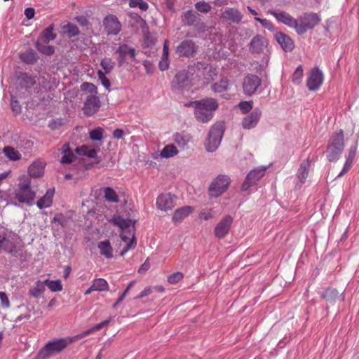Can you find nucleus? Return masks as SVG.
Segmentation results:
<instances>
[{
  "label": "nucleus",
  "mask_w": 359,
  "mask_h": 359,
  "mask_svg": "<svg viewBox=\"0 0 359 359\" xmlns=\"http://www.w3.org/2000/svg\"><path fill=\"white\" fill-rule=\"evenodd\" d=\"M129 6L130 8H139L142 11H146L148 8V4L143 0H130Z\"/></svg>",
  "instance_id": "49"
},
{
  "label": "nucleus",
  "mask_w": 359,
  "mask_h": 359,
  "mask_svg": "<svg viewBox=\"0 0 359 359\" xmlns=\"http://www.w3.org/2000/svg\"><path fill=\"white\" fill-rule=\"evenodd\" d=\"M185 106L194 108L195 118L198 121L204 123L210 121L214 116L215 111L219 107L217 100L212 97L191 101L186 103Z\"/></svg>",
  "instance_id": "1"
},
{
  "label": "nucleus",
  "mask_w": 359,
  "mask_h": 359,
  "mask_svg": "<svg viewBox=\"0 0 359 359\" xmlns=\"http://www.w3.org/2000/svg\"><path fill=\"white\" fill-rule=\"evenodd\" d=\"M76 158L75 155L69 148V144H65L62 147V156L60 159L62 164H69Z\"/></svg>",
  "instance_id": "33"
},
{
  "label": "nucleus",
  "mask_w": 359,
  "mask_h": 359,
  "mask_svg": "<svg viewBox=\"0 0 359 359\" xmlns=\"http://www.w3.org/2000/svg\"><path fill=\"white\" fill-rule=\"evenodd\" d=\"M135 19L137 23L140 25L142 33L144 35V37L147 38L149 35V27L147 25V23L144 19H143L140 15L138 14H135Z\"/></svg>",
  "instance_id": "47"
},
{
  "label": "nucleus",
  "mask_w": 359,
  "mask_h": 359,
  "mask_svg": "<svg viewBox=\"0 0 359 359\" xmlns=\"http://www.w3.org/2000/svg\"><path fill=\"white\" fill-rule=\"evenodd\" d=\"M197 52V46L191 39L182 41L176 47L175 53L179 57H194Z\"/></svg>",
  "instance_id": "12"
},
{
  "label": "nucleus",
  "mask_w": 359,
  "mask_h": 359,
  "mask_svg": "<svg viewBox=\"0 0 359 359\" xmlns=\"http://www.w3.org/2000/svg\"><path fill=\"white\" fill-rule=\"evenodd\" d=\"M268 13L274 16L278 22L289 27L294 28L296 30L297 20L294 19L288 13L285 11H276L273 10H269Z\"/></svg>",
  "instance_id": "20"
},
{
  "label": "nucleus",
  "mask_w": 359,
  "mask_h": 359,
  "mask_svg": "<svg viewBox=\"0 0 359 359\" xmlns=\"http://www.w3.org/2000/svg\"><path fill=\"white\" fill-rule=\"evenodd\" d=\"M18 236L12 231H0V253L12 252L15 245H18Z\"/></svg>",
  "instance_id": "7"
},
{
  "label": "nucleus",
  "mask_w": 359,
  "mask_h": 359,
  "mask_svg": "<svg viewBox=\"0 0 359 359\" xmlns=\"http://www.w3.org/2000/svg\"><path fill=\"white\" fill-rule=\"evenodd\" d=\"M104 129L97 127L89 133L90 138L93 141H100L103 138Z\"/></svg>",
  "instance_id": "48"
},
{
  "label": "nucleus",
  "mask_w": 359,
  "mask_h": 359,
  "mask_svg": "<svg viewBox=\"0 0 359 359\" xmlns=\"http://www.w3.org/2000/svg\"><path fill=\"white\" fill-rule=\"evenodd\" d=\"M44 291V283L41 280H37L35 283V286L29 289V295L34 298H38Z\"/></svg>",
  "instance_id": "38"
},
{
  "label": "nucleus",
  "mask_w": 359,
  "mask_h": 359,
  "mask_svg": "<svg viewBox=\"0 0 359 359\" xmlns=\"http://www.w3.org/2000/svg\"><path fill=\"white\" fill-rule=\"evenodd\" d=\"M100 107V101L97 96L90 95L86 98L83 106L84 114L92 116L95 114Z\"/></svg>",
  "instance_id": "23"
},
{
  "label": "nucleus",
  "mask_w": 359,
  "mask_h": 359,
  "mask_svg": "<svg viewBox=\"0 0 359 359\" xmlns=\"http://www.w3.org/2000/svg\"><path fill=\"white\" fill-rule=\"evenodd\" d=\"M36 193L31 188V180L29 177L21 179L18 189L15 192V198L19 202L31 204L34 201Z\"/></svg>",
  "instance_id": "5"
},
{
  "label": "nucleus",
  "mask_w": 359,
  "mask_h": 359,
  "mask_svg": "<svg viewBox=\"0 0 359 359\" xmlns=\"http://www.w3.org/2000/svg\"><path fill=\"white\" fill-rule=\"evenodd\" d=\"M255 19L256 21L260 22L262 27L267 29L268 30L271 31L273 29V25L270 20L267 19H262L258 17H255Z\"/></svg>",
  "instance_id": "58"
},
{
  "label": "nucleus",
  "mask_w": 359,
  "mask_h": 359,
  "mask_svg": "<svg viewBox=\"0 0 359 359\" xmlns=\"http://www.w3.org/2000/svg\"><path fill=\"white\" fill-rule=\"evenodd\" d=\"M243 18L242 13L235 8L227 7L221 13V18L230 24H239Z\"/></svg>",
  "instance_id": "19"
},
{
  "label": "nucleus",
  "mask_w": 359,
  "mask_h": 359,
  "mask_svg": "<svg viewBox=\"0 0 359 359\" xmlns=\"http://www.w3.org/2000/svg\"><path fill=\"white\" fill-rule=\"evenodd\" d=\"M100 65L104 70V74H109L114 69L115 63L111 58L104 57L102 60Z\"/></svg>",
  "instance_id": "46"
},
{
  "label": "nucleus",
  "mask_w": 359,
  "mask_h": 359,
  "mask_svg": "<svg viewBox=\"0 0 359 359\" xmlns=\"http://www.w3.org/2000/svg\"><path fill=\"white\" fill-rule=\"evenodd\" d=\"M135 246L136 241L135 240L134 235L133 234V238L126 245V246L121 250L120 255L123 256L129 250L135 248Z\"/></svg>",
  "instance_id": "59"
},
{
  "label": "nucleus",
  "mask_w": 359,
  "mask_h": 359,
  "mask_svg": "<svg viewBox=\"0 0 359 359\" xmlns=\"http://www.w3.org/2000/svg\"><path fill=\"white\" fill-rule=\"evenodd\" d=\"M344 148V135L340 129L332 134L327 147V158L330 162L339 160Z\"/></svg>",
  "instance_id": "2"
},
{
  "label": "nucleus",
  "mask_w": 359,
  "mask_h": 359,
  "mask_svg": "<svg viewBox=\"0 0 359 359\" xmlns=\"http://www.w3.org/2000/svg\"><path fill=\"white\" fill-rule=\"evenodd\" d=\"M182 22L184 25L195 27L201 32H203L205 30V24L201 22L200 15L192 10H189L184 13L182 16Z\"/></svg>",
  "instance_id": "10"
},
{
  "label": "nucleus",
  "mask_w": 359,
  "mask_h": 359,
  "mask_svg": "<svg viewBox=\"0 0 359 359\" xmlns=\"http://www.w3.org/2000/svg\"><path fill=\"white\" fill-rule=\"evenodd\" d=\"M48 43H44L40 41H36V48L42 54L46 55H52L55 53V48L52 46L47 45Z\"/></svg>",
  "instance_id": "37"
},
{
  "label": "nucleus",
  "mask_w": 359,
  "mask_h": 359,
  "mask_svg": "<svg viewBox=\"0 0 359 359\" xmlns=\"http://www.w3.org/2000/svg\"><path fill=\"white\" fill-rule=\"evenodd\" d=\"M262 116V111L259 108H255L250 114L245 116L242 121V126L245 129H252L255 128Z\"/></svg>",
  "instance_id": "22"
},
{
  "label": "nucleus",
  "mask_w": 359,
  "mask_h": 359,
  "mask_svg": "<svg viewBox=\"0 0 359 359\" xmlns=\"http://www.w3.org/2000/svg\"><path fill=\"white\" fill-rule=\"evenodd\" d=\"M357 151V144L353 145L350 147L348 150V156H346V160L350 161L353 162V160L355 158V154Z\"/></svg>",
  "instance_id": "62"
},
{
  "label": "nucleus",
  "mask_w": 359,
  "mask_h": 359,
  "mask_svg": "<svg viewBox=\"0 0 359 359\" xmlns=\"http://www.w3.org/2000/svg\"><path fill=\"white\" fill-rule=\"evenodd\" d=\"M274 38L284 51L291 52L294 49V41L288 35L283 32H277Z\"/></svg>",
  "instance_id": "25"
},
{
  "label": "nucleus",
  "mask_w": 359,
  "mask_h": 359,
  "mask_svg": "<svg viewBox=\"0 0 359 359\" xmlns=\"http://www.w3.org/2000/svg\"><path fill=\"white\" fill-rule=\"evenodd\" d=\"M20 58L25 64L34 65L37 62L39 56L33 49L29 48L24 53H20Z\"/></svg>",
  "instance_id": "29"
},
{
  "label": "nucleus",
  "mask_w": 359,
  "mask_h": 359,
  "mask_svg": "<svg viewBox=\"0 0 359 359\" xmlns=\"http://www.w3.org/2000/svg\"><path fill=\"white\" fill-rule=\"evenodd\" d=\"M66 32L70 37L76 36L79 34V30L78 27L73 24L67 25Z\"/></svg>",
  "instance_id": "57"
},
{
  "label": "nucleus",
  "mask_w": 359,
  "mask_h": 359,
  "mask_svg": "<svg viewBox=\"0 0 359 359\" xmlns=\"http://www.w3.org/2000/svg\"><path fill=\"white\" fill-rule=\"evenodd\" d=\"M320 21V19L316 13H304L297 19L296 32L299 35L304 34L316 27Z\"/></svg>",
  "instance_id": "6"
},
{
  "label": "nucleus",
  "mask_w": 359,
  "mask_h": 359,
  "mask_svg": "<svg viewBox=\"0 0 359 359\" xmlns=\"http://www.w3.org/2000/svg\"><path fill=\"white\" fill-rule=\"evenodd\" d=\"M73 342L71 337H65L53 339L48 341L38 352L37 359H48L54 354L62 352L69 344Z\"/></svg>",
  "instance_id": "3"
},
{
  "label": "nucleus",
  "mask_w": 359,
  "mask_h": 359,
  "mask_svg": "<svg viewBox=\"0 0 359 359\" xmlns=\"http://www.w3.org/2000/svg\"><path fill=\"white\" fill-rule=\"evenodd\" d=\"M17 245H15V248L13 249V251L12 252H9L14 257L20 259V260H25L26 259V252L23 250V249L20 248H17Z\"/></svg>",
  "instance_id": "52"
},
{
  "label": "nucleus",
  "mask_w": 359,
  "mask_h": 359,
  "mask_svg": "<svg viewBox=\"0 0 359 359\" xmlns=\"http://www.w3.org/2000/svg\"><path fill=\"white\" fill-rule=\"evenodd\" d=\"M239 107L243 113L246 114L250 111L253 107L252 101H243L239 103Z\"/></svg>",
  "instance_id": "56"
},
{
  "label": "nucleus",
  "mask_w": 359,
  "mask_h": 359,
  "mask_svg": "<svg viewBox=\"0 0 359 359\" xmlns=\"http://www.w3.org/2000/svg\"><path fill=\"white\" fill-rule=\"evenodd\" d=\"M175 142L181 148H184L191 141V136L183 133H177L174 137Z\"/></svg>",
  "instance_id": "39"
},
{
  "label": "nucleus",
  "mask_w": 359,
  "mask_h": 359,
  "mask_svg": "<svg viewBox=\"0 0 359 359\" xmlns=\"http://www.w3.org/2000/svg\"><path fill=\"white\" fill-rule=\"evenodd\" d=\"M44 286H47L52 292H59L62 290V285L60 280H50L48 279L43 281Z\"/></svg>",
  "instance_id": "45"
},
{
  "label": "nucleus",
  "mask_w": 359,
  "mask_h": 359,
  "mask_svg": "<svg viewBox=\"0 0 359 359\" xmlns=\"http://www.w3.org/2000/svg\"><path fill=\"white\" fill-rule=\"evenodd\" d=\"M225 126L224 122H217L210 128L205 147L208 152L215 151L219 146L222 140Z\"/></svg>",
  "instance_id": "4"
},
{
  "label": "nucleus",
  "mask_w": 359,
  "mask_h": 359,
  "mask_svg": "<svg viewBox=\"0 0 359 359\" xmlns=\"http://www.w3.org/2000/svg\"><path fill=\"white\" fill-rule=\"evenodd\" d=\"M97 248L100 250V255L107 259L113 257V248L109 240L102 241L98 243Z\"/></svg>",
  "instance_id": "31"
},
{
  "label": "nucleus",
  "mask_w": 359,
  "mask_h": 359,
  "mask_svg": "<svg viewBox=\"0 0 359 359\" xmlns=\"http://www.w3.org/2000/svg\"><path fill=\"white\" fill-rule=\"evenodd\" d=\"M193 211L191 206H184L177 209L172 216V220L175 224H179L181 222L188 217Z\"/></svg>",
  "instance_id": "26"
},
{
  "label": "nucleus",
  "mask_w": 359,
  "mask_h": 359,
  "mask_svg": "<svg viewBox=\"0 0 359 359\" xmlns=\"http://www.w3.org/2000/svg\"><path fill=\"white\" fill-rule=\"evenodd\" d=\"M233 217L231 215H226L217 223L214 229L215 237L221 239L224 238L230 231L233 223Z\"/></svg>",
  "instance_id": "17"
},
{
  "label": "nucleus",
  "mask_w": 359,
  "mask_h": 359,
  "mask_svg": "<svg viewBox=\"0 0 359 359\" xmlns=\"http://www.w3.org/2000/svg\"><path fill=\"white\" fill-rule=\"evenodd\" d=\"M183 273L181 272H175L168 277V282L170 284H176L183 278Z\"/></svg>",
  "instance_id": "55"
},
{
  "label": "nucleus",
  "mask_w": 359,
  "mask_h": 359,
  "mask_svg": "<svg viewBox=\"0 0 359 359\" xmlns=\"http://www.w3.org/2000/svg\"><path fill=\"white\" fill-rule=\"evenodd\" d=\"M75 151L80 156H85L92 158H97V153L99 151V149H95L83 145L81 147H77Z\"/></svg>",
  "instance_id": "34"
},
{
  "label": "nucleus",
  "mask_w": 359,
  "mask_h": 359,
  "mask_svg": "<svg viewBox=\"0 0 359 359\" xmlns=\"http://www.w3.org/2000/svg\"><path fill=\"white\" fill-rule=\"evenodd\" d=\"M53 29L54 25H49L40 34L37 41L44 43H48L50 41H53L57 36L56 34L53 33Z\"/></svg>",
  "instance_id": "28"
},
{
  "label": "nucleus",
  "mask_w": 359,
  "mask_h": 359,
  "mask_svg": "<svg viewBox=\"0 0 359 359\" xmlns=\"http://www.w3.org/2000/svg\"><path fill=\"white\" fill-rule=\"evenodd\" d=\"M103 25L108 35H117L121 30V24L114 15H108L103 20Z\"/></svg>",
  "instance_id": "18"
},
{
  "label": "nucleus",
  "mask_w": 359,
  "mask_h": 359,
  "mask_svg": "<svg viewBox=\"0 0 359 359\" xmlns=\"http://www.w3.org/2000/svg\"><path fill=\"white\" fill-rule=\"evenodd\" d=\"M266 171L265 167L257 168L251 170L246 176L245 180L241 186L243 191H247L264 175Z\"/></svg>",
  "instance_id": "13"
},
{
  "label": "nucleus",
  "mask_w": 359,
  "mask_h": 359,
  "mask_svg": "<svg viewBox=\"0 0 359 359\" xmlns=\"http://www.w3.org/2000/svg\"><path fill=\"white\" fill-rule=\"evenodd\" d=\"M17 81L22 89L28 90L34 86L36 81V76L30 75L25 72H18L17 74Z\"/></svg>",
  "instance_id": "24"
},
{
  "label": "nucleus",
  "mask_w": 359,
  "mask_h": 359,
  "mask_svg": "<svg viewBox=\"0 0 359 359\" xmlns=\"http://www.w3.org/2000/svg\"><path fill=\"white\" fill-rule=\"evenodd\" d=\"M98 79L100 80L102 85L106 88L109 89L111 86L109 80L106 77L105 74L102 70L97 71Z\"/></svg>",
  "instance_id": "54"
},
{
  "label": "nucleus",
  "mask_w": 359,
  "mask_h": 359,
  "mask_svg": "<svg viewBox=\"0 0 359 359\" xmlns=\"http://www.w3.org/2000/svg\"><path fill=\"white\" fill-rule=\"evenodd\" d=\"M175 199H176V197L170 193L159 195L156 198L158 209L163 211L171 210L174 207Z\"/></svg>",
  "instance_id": "21"
},
{
  "label": "nucleus",
  "mask_w": 359,
  "mask_h": 359,
  "mask_svg": "<svg viewBox=\"0 0 359 359\" xmlns=\"http://www.w3.org/2000/svg\"><path fill=\"white\" fill-rule=\"evenodd\" d=\"M190 87V81L186 72H177L171 83V88L173 91L182 92Z\"/></svg>",
  "instance_id": "14"
},
{
  "label": "nucleus",
  "mask_w": 359,
  "mask_h": 359,
  "mask_svg": "<svg viewBox=\"0 0 359 359\" xmlns=\"http://www.w3.org/2000/svg\"><path fill=\"white\" fill-rule=\"evenodd\" d=\"M320 297L330 302H334L339 297V292L334 288L328 287L320 293Z\"/></svg>",
  "instance_id": "36"
},
{
  "label": "nucleus",
  "mask_w": 359,
  "mask_h": 359,
  "mask_svg": "<svg viewBox=\"0 0 359 359\" xmlns=\"http://www.w3.org/2000/svg\"><path fill=\"white\" fill-rule=\"evenodd\" d=\"M323 81V74L322 71L318 67H314L310 72L307 81L306 86L311 91L317 90Z\"/></svg>",
  "instance_id": "15"
},
{
  "label": "nucleus",
  "mask_w": 359,
  "mask_h": 359,
  "mask_svg": "<svg viewBox=\"0 0 359 359\" xmlns=\"http://www.w3.org/2000/svg\"><path fill=\"white\" fill-rule=\"evenodd\" d=\"M230 178L224 175H219L210 185L208 191L210 198H217L222 195L228 188Z\"/></svg>",
  "instance_id": "8"
},
{
  "label": "nucleus",
  "mask_w": 359,
  "mask_h": 359,
  "mask_svg": "<svg viewBox=\"0 0 359 359\" xmlns=\"http://www.w3.org/2000/svg\"><path fill=\"white\" fill-rule=\"evenodd\" d=\"M44 165L42 162L36 161L33 162L28 168L31 177H40L43 175Z\"/></svg>",
  "instance_id": "32"
},
{
  "label": "nucleus",
  "mask_w": 359,
  "mask_h": 359,
  "mask_svg": "<svg viewBox=\"0 0 359 359\" xmlns=\"http://www.w3.org/2000/svg\"><path fill=\"white\" fill-rule=\"evenodd\" d=\"M304 74V70L302 65H299L294 70L292 74V82L295 84H299L302 82V79Z\"/></svg>",
  "instance_id": "50"
},
{
  "label": "nucleus",
  "mask_w": 359,
  "mask_h": 359,
  "mask_svg": "<svg viewBox=\"0 0 359 359\" xmlns=\"http://www.w3.org/2000/svg\"><path fill=\"white\" fill-rule=\"evenodd\" d=\"M116 53L118 54L117 61L119 66H122L126 62L127 57L135 61L136 50L127 43L121 44L116 50Z\"/></svg>",
  "instance_id": "16"
},
{
  "label": "nucleus",
  "mask_w": 359,
  "mask_h": 359,
  "mask_svg": "<svg viewBox=\"0 0 359 359\" xmlns=\"http://www.w3.org/2000/svg\"><path fill=\"white\" fill-rule=\"evenodd\" d=\"M93 287L99 292L107 291L109 290L108 283L104 278L95 279L93 283Z\"/></svg>",
  "instance_id": "44"
},
{
  "label": "nucleus",
  "mask_w": 359,
  "mask_h": 359,
  "mask_svg": "<svg viewBox=\"0 0 359 359\" xmlns=\"http://www.w3.org/2000/svg\"><path fill=\"white\" fill-rule=\"evenodd\" d=\"M104 197L105 200L111 203H118L119 201L118 196L116 191L111 187H106L104 189Z\"/></svg>",
  "instance_id": "41"
},
{
  "label": "nucleus",
  "mask_w": 359,
  "mask_h": 359,
  "mask_svg": "<svg viewBox=\"0 0 359 359\" xmlns=\"http://www.w3.org/2000/svg\"><path fill=\"white\" fill-rule=\"evenodd\" d=\"M94 332H96V330L95 328V327H92V328H90L84 332H83L82 333L79 334H77L76 336H74V337H72L74 339H82L83 337L90 334V333H93Z\"/></svg>",
  "instance_id": "63"
},
{
  "label": "nucleus",
  "mask_w": 359,
  "mask_h": 359,
  "mask_svg": "<svg viewBox=\"0 0 359 359\" xmlns=\"http://www.w3.org/2000/svg\"><path fill=\"white\" fill-rule=\"evenodd\" d=\"M3 151L5 155L11 160L17 161L21 158V154L12 147H5Z\"/></svg>",
  "instance_id": "43"
},
{
  "label": "nucleus",
  "mask_w": 359,
  "mask_h": 359,
  "mask_svg": "<svg viewBox=\"0 0 359 359\" xmlns=\"http://www.w3.org/2000/svg\"><path fill=\"white\" fill-rule=\"evenodd\" d=\"M352 161L346 160L344 167L340 173L337 175V178H339L344 175L351 169V168L352 167Z\"/></svg>",
  "instance_id": "61"
},
{
  "label": "nucleus",
  "mask_w": 359,
  "mask_h": 359,
  "mask_svg": "<svg viewBox=\"0 0 359 359\" xmlns=\"http://www.w3.org/2000/svg\"><path fill=\"white\" fill-rule=\"evenodd\" d=\"M195 8L198 12L207 13L210 11L212 7L209 3L201 1L195 4Z\"/></svg>",
  "instance_id": "51"
},
{
  "label": "nucleus",
  "mask_w": 359,
  "mask_h": 359,
  "mask_svg": "<svg viewBox=\"0 0 359 359\" xmlns=\"http://www.w3.org/2000/svg\"><path fill=\"white\" fill-rule=\"evenodd\" d=\"M0 301H1V306L4 308L8 309L10 307V306H11L10 301H9V299H8L7 294H6V292H0Z\"/></svg>",
  "instance_id": "60"
},
{
  "label": "nucleus",
  "mask_w": 359,
  "mask_h": 359,
  "mask_svg": "<svg viewBox=\"0 0 359 359\" xmlns=\"http://www.w3.org/2000/svg\"><path fill=\"white\" fill-rule=\"evenodd\" d=\"M178 151L176 147L173 144H168L164 147V148L161 151V156L163 158H170L177 155Z\"/></svg>",
  "instance_id": "40"
},
{
  "label": "nucleus",
  "mask_w": 359,
  "mask_h": 359,
  "mask_svg": "<svg viewBox=\"0 0 359 359\" xmlns=\"http://www.w3.org/2000/svg\"><path fill=\"white\" fill-rule=\"evenodd\" d=\"M158 67L161 71H165L169 67L168 58H163L161 57V60L158 63Z\"/></svg>",
  "instance_id": "64"
},
{
  "label": "nucleus",
  "mask_w": 359,
  "mask_h": 359,
  "mask_svg": "<svg viewBox=\"0 0 359 359\" xmlns=\"http://www.w3.org/2000/svg\"><path fill=\"white\" fill-rule=\"evenodd\" d=\"M55 194V189L50 188L46 191L45 195L40 198L37 202L36 205L39 209L49 208L52 205L53 198Z\"/></svg>",
  "instance_id": "27"
},
{
  "label": "nucleus",
  "mask_w": 359,
  "mask_h": 359,
  "mask_svg": "<svg viewBox=\"0 0 359 359\" xmlns=\"http://www.w3.org/2000/svg\"><path fill=\"white\" fill-rule=\"evenodd\" d=\"M310 166H311V162L309 160V158L304 161L300 164L299 168L297 173V177L299 180L301 184H304L306 179L307 178Z\"/></svg>",
  "instance_id": "30"
},
{
  "label": "nucleus",
  "mask_w": 359,
  "mask_h": 359,
  "mask_svg": "<svg viewBox=\"0 0 359 359\" xmlns=\"http://www.w3.org/2000/svg\"><path fill=\"white\" fill-rule=\"evenodd\" d=\"M81 89L90 93H97V87L92 83L84 82L81 85Z\"/></svg>",
  "instance_id": "53"
},
{
  "label": "nucleus",
  "mask_w": 359,
  "mask_h": 359,
  "mask_svg": "<svg viewBox=\"0 0 359 359\" xmlns=\"http://www.w3.org/2000/svg\"><path fill=\"white\" fill-rule=\"evenodd\" d=\"M135 222V221H133L130 218L124 219L121 216H118L113 219L114 224L118 226L122 230H126L130 228V226H133L132 228L134 229Z\"/></svg>",
  "instance_id": "35"
},
{
  "label": "nucleus",
  "mask_w": 359,
  "mask_h": 359,
  "mask_svg": "<svg viewBox=\"0 0 359 359\" xmlns=\"http://www.w3.org/2000/svg\"><path fill=\"white\" fill-rule=\"evenodd\" d=\"M211 89L215 93H222L229 89V82L226 79H222L219 82H216L211 86Z\"/></svg>",
  "instance_id": "42"
},
{
  "label": "nucleus",
  "mask_w": 359,
  "mask_h": 359,
  "mask_svg": "<svg viewBox=\"0 0 359 359\" xmlns=\"http://www.w3.org/2000/svg\"><path fill=\"white\" fill-rule=\"evenodd\" d=\"M268 46V39L264 36L257 34L252 37L249 43V52L252 55H260L267 49Z\"/></svg>",
  "instance_id": "11"
},
{
  "label": "nucleus",
  "mask_w": 359,
  "mask_h": 359,
  "mask_svg": "<svg viewBox=\"0 0 359 359\" xmlns=\"http://www.w3.org/2000/svg\"><path fill=\"white\" fill-rule=\"evenodd\" d=\"M261 83L262 80L258 76L248 74L243 78L242 83L244 94L247 96H252L257 91Z\"/></svg>",
  "instance_id": "9"
}]
</instances>
